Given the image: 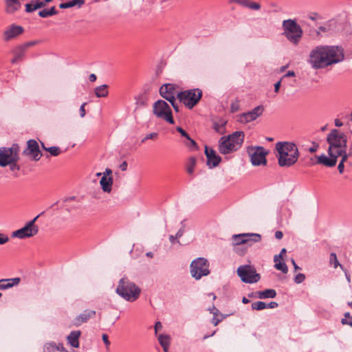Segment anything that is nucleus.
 Listing matches in <instances>:
<instances>
[{"instance_id": "40", "label": "nucleus", "mask_w": 352, "mask_h": 352, "mask_svg": "<svg viewBox=\"0 0 352 352\" xmlns=\"http://www.w3.org/2000/svg\"><path fill=\"white\" fill-rule=\"evenodd\" d=\"M186 140L187 141L185 142L186 146L192 150L197 148V143L194 140L191 139L190 136H188V138H186Z\"/></svg>"}, {"instance_id": "18", "label": "nucleus", "mask_w": 352, "mask_h": 352, "mask_svg": "<svg viewBox=\"0 0 352 352\" xmlns=\"http://www.w3.org/2000/svg\"><path fill=\"white\" fill-rule=\"evenodd\" d=\"M24 32L23 28L21 25L12 24L3 32V38L6 42L15 38Z\"/></svg>"}, {"instance_id": "58", "label": "nucleus", "mask_w": 352, "mask_h": 352, "mask_svg": "<svg viewBox=\"0 0 352 352\" xmlns=\"http://www.w3.org/2000/svg\"><path fill=\"white\" fill-rule=\"evenodd\" d=\"M295 76H296V74L294 71H289L285 75H283V76L282 77V80H283L284 78H287V77H293Z\"/></svg>"}, {"instance_id": "3", "label": "nucleus", "mask_w": 352, "mask_h": 352, "mask_svg": "<svg viewBox=\"0 0 352 352\" xmlns=\"http://www.w3.org/2000/svg\"><path fill=\"white\" fill-rule=\"evenodd\" d=\"M243 131H235L228 136H223L219 141V151L227 155L239 150L244 141Z\"/></svg>"}, {"instance_id": "35", "label": "nucleus", "mask_w": 352, "mask_h": 352, "mask_svg": "<svg viewBox=\"0 0 352 352\" xmlns=\"http://www.w3.org/2000/svg\"><path fill=\"white\" fill-rule=\"evenodd\" d=\"M336 156V162L338 161V157H341L342 159L340 160V162H342V163L344 164V162L347 160L349 156H350L347 153H346V148L345 149H343V150H340V151H337L336 153H335Z\"/></svg>"}, {"instance_id": "54", "label": "nucleus", "mask_w": 352, "mask_h": 352, "mask_svg": "<svg viewBox=\"0 0 352 352\" xmlns=\"http://www.w3.org/2000/svg\"><path fill=\"white\" fill-rule=\"evenodd\" d=\"M278 306V304L276 302H270V303H266L265 309H274Z\"/></svg>"}, {"instance_id": "27", "label": "nucleus", "mask_w": 352, "mask_h": 352, "mask_svg": "<svg viewBox=\"0 0 352 352\" xmlns=\"http://www.w3.org/2000/svg\"><path fill=\"white\" fill-rule=\"evenodd\" d=\"M101 188L104 192H110L113 184V178L103 175L100 181Z\"/></svg>"}, {"instance_id": "32", "label": "nucleus", "mask_w": 352, "mask_h": 352, "mask_svg": "<svg viewBox=\"0 0 352 352\" xmlns=\"http://www.w3.org/2000/svg\"><path fill=\"white\" fill-rule=\"evenodd\" d=\"M329 262L331 265H333L334 268H337L339 266L341 269H343V265L339 263L336 253L331 252L330 254Z\"/></svg>"}, {"instance_id": "28", "label": "nucleus", "mask_w": 352, "mask_h": 352, "mask_svg": "<svg viewBox=\"0 0 352 352\" xmlns=\"http://www.w3.org/2000/svg\"><path fill=\"white\" fill-rule=\"evenodd\" d=\"M85 3V0H72L65 3H60L59 5V8L61 9H67L72 8L75 6H78V8H81Z\"/></svg>"}, {"instance_id": "14", "label": "nucleus", "mask_w": 352, "mask_h": 352, "mask_svg": "<svg viewBox=\"0 0 352 352\" xmlns=\"http://www.w3.org/2000/svg\"><path fill=\"white\" fill-rule=\"evenodd\" d=\"M23 154L26 156H31L34 161L39 160L43 155L38 142L33 139L27 142V148L23 151Z\"/></svg>"}, {"instance_id": "9", "label": "nucleus", "mask_w": 352, "mask_h": 352, "mask_svg": "<svg viewBox=\"0 0 352 352\" xmlns=\"http://www.w3.org/2000/svg\"><path fill=\"white\" fill-rule=\"evenodd\" d=\"M19 146L17 144H14L10 148H0V166L5 167L11 162H17L19 160Z\"/></svg>"}, {"instance_id": "63", "label": "nucleus", "mask_w": 352, "mask_h": 352, "mask_svg": "<svg viewBox=\"0 0 352 352\" xmlns=\"http://www.w3.org/2000/svg\"><path fill=\"white\" fill-rule=\"evenodd\" d=\"M283 233L282 231L278 230V231H276L275 232V237H276V239L280 240V239H281L283 238Z\"/></svg>"}, {"instance_id": "1", "label": "nucleus", "mask_w": 352, "mask_h": 352, "mask_svg": "<svg viewBox=\"0 0 352 352\" xmlns=\"http://www.w3.org/2000/svg\"><path fill=\"white\" fill-rule=\"evenodd\" d=\"M344 50L341 47L319 45L309 54V63L314 69L324 68L344 60Z\"/></svg>"}, {"instance_id": "21", "label": "nucleus", "mask_w": 352, "mask_h": 352, "mask_svg": "<svg viewBox=\"0 0 352 352\" xmlns=\"http://www.w3.org/2000/svg\"><path fill=\"white\" fill-rule=\"evenodd\" d=\"M96 314L94 310L86 309L74 318V324L76 327H79L82 324L87 322L90 318H94Z\"/></svg>"}, {"instance_id": "55", "label": "nucleus", "mask_w": 352, "mask_h": 352, "mask_svg": "<svg viewBox=\"0 0 352 352\" xmlns=\"http://www.w3.org/2000/svg\"><path fill=\"white\" fill-rule=\"evenodd\" d=\"M43 214V212L38 214L36 217H35L32 220L28 221V223H32V228H38L37 226L35 225V222L37 220V219L41 216Z\"/></svg>"}, {"instance_id": "10", "label": "nucleus", "mask_w": 352, "mask_h": 352, "mask_svg": "<svg viewBox=\"0 0 352 352\" xmlns=\"http://www.w3.org/2000/svg\"><path fill=\"white\" fill-rule=\"evenodd\" d=\"M153 113L157 118L163 119L171 124L175 123L171 109L164 100H158L153 104Z\"/></svg>"}, {"instance_id": "12", "label": "nucleus", "mask_w": 352, "mask_h": 352, "mask_svg": "<svg viewBox=\"0 0 352 352\" xmlns=\"http://www.w3.org/2000/svg\"><path fill=\"white\" fill-rule=\"evenodd\" d=\"M233 245L247 244L251 246L254 243L261 241V235L256 233H242L234 234L232 237Z\"/></svg>"}, {"instance_id": "38", "label": "nucleus", "mask_w": 352, "mask_h": 352, "mask_svg": "<svg viewBox=\"0 0 352 352\" xmlns=\"http://www.w3.org/2000/svg\"><path fill=\"white\" fill-rule=\"evenodd\" d=\"M264 298H274L276 296V292L274 289H267L264 290Z\"/></svg>"}, {"instance_id": "47", "label": "nucleus", "mask_w": 352, "mask_h": 352, "mask_svg": "<svg viewBox=\"0 0 352 352\" xmlns=\"http://www.w3.org/2000/svg\"><path fill=\"white\" fill-rule=\"evenodd\" d=\"M9 241V238L7 235L0 233V245H3Z\"/></svg>"}, {"instance_id": "36", "label": "nucleus", "mask_w": 352, "mask_h": 352, "mask_svg": "<svg viewBox=\"0 0 352 352\" xmlns=\"http://www.w3.org/2000/svg\"><path fill=\"white\" fill-rule=\"evenodd\" d=\"M226 124V122H223L221 123L214 122L213 124V129L216 132L220 134H223L225 131Z\"/></svg>"}, {"instance_id": "26", "label": "nucleus", "mask_w": 352, "mask_h": 352, "mask_svg": "<svg viewBox=\"0 0 352 352\" xmlns=\"http://www.w3.org/2000/svg\"><path fill=\"white\" fill-rule=\"evenodd\" d=\"M236 3L241 5L243 7L248 8L252 10H258L261 9V6L260 3L250 0H235Z\"/></svg>"}, {"instance_id": "64", "label": "nucleus", "mask_w": 352, "mask_h": 352, "mask_svg": "<svg viewBox=\"0 0 352 352\" xmlns=\"http://www.w3.org/2000/svg\"><path fill=\"white\" fill-rule=\"evenodd\" d=\"M120 168L122 171H125L127 169V162L126 161H124L120 165Z\"/></svg>"}, {"instance_id": "61", "label": "nucleus", "mask_w": 352, "mask_h": 352, "mask_svg": "<svg viewBox=\"0 0 352 352\" xmlns=\"http://www.w3.org/2000/svg\"><path fill=\"white\" fill-rule=\"evenodd\" d=\"M185 230L184 228H180L175 234V238H180L183 236Z\"/></svg>"}, {"instance_id": "48", "label": "nucleus", "mask_w": 352, "mask_h": 352, "mask_svg": "<svg viewBox=\"0 0 352 352\" xmlns=\"http://www.w3.org/2000/svg\"><path fill=\"white\" fill-rule=\"evenodd\" d=\"M8 165L10 166V169L12 171L20 170V166L16 164V162H11L10 164H8Z\"/></svg>"}, {"instance_id": "17", "label": "nucleus", "mask_w": 352, "mask_h": 352, "mask_svg": "<svg viewBox=\"0 0 352 352\" xmlns=\"http://www.w3.org/2000/svg\"><path fill=\"white\" fill-rule=\"evenodd\" d=\"M267 152L263 146H257L255 151L250 154L251 162L254 166L265 165Z\"/></svg>"}, {"instance_id": "45", "label": "nucleus", "mask_w": 352, "mask_h": 352, "mask_svg": "<svg viewBox=\"0 0 352 352\" xmlns=\"http://www.w3.org/2000/svg\"><path fill=\"white\" fill-rule=\"evenodd\" d=\"M102 341L104 342V344L106 346L107 349L109 350V346H110L111 342L109 340L108 336L107 334H105V333L102 334Z\"/></svg>"}, {"instance_id": "42", "label": "nucleus", "mask_w": 352, "mask_h": 352, "mask_svg": "<svg viewBox=\"0 0 352 352\" xmlns=\"http://www.w3.org/2000/svg\"><path fill=\"white\" fill-rule=\"evenodd\" d=\"M305 280V275L302 273H298L295 276L294 282L296 284H300Z\"/></svg>"}, {"instance_id": "30", "label": "nucleus", "mask_w": 352, "mask_h": 352, "mask_svg": "<svg viewBox=\"0 0 352 352\" xmlns=\"http://www.w3.org/2000/svg\"><path fill=\"white\" fill-rule=\"evenodd\" d=\"M94 93L98 98H103L108 96V85H102L96 87L94 89Z\"/></svg>"}, {"instance_id": "2", "label": "nucleus", "mask_w": 352, "mask_h": 352, "mask_svg": "<svg viewBox=\"0 0 352 352\" xmlns=\"http://www.w3.org/2000/svg\"><path fill=\"white\" fill-rule=\"evenodd\" d=\"M278 164L280 167H291L298 161L299 151L296 145L290 142H278L276 144Z\"/></svg>"}, {"instance_id": "22", "label": "nucleus", "mask_w": 352, "mask_h": 352, "mask_svg": "<svg viewBox=\"0 0 352 352\" xmlns=\"http://www.w3.org/2000/svg\"><path fill=\"white\" fill-rule=\"evenodd\" d=\"M25 49L20 45L14 47L12 52L14 54V58L11 60L12 64H16L23 60V56L25 53Z\"/></svg>"}, {"instance_id": "16", "label": "nucleus", "mask_w": 352, "mask_h": 352, "mask_svg": "<svg viewBox=\"0 0 352 352\" xmlns=\"http://www.w3.org/2000/svg\"><path fill=\"white\" fill-rule=\"evenodd\" d=\"M32 223H26L24 227L14 231L12 236L22 239L36 235L38 232V228H32Z\"/></svg>"}, {"instance_id": "51", "label": "nucleus", "mask_w": 352, "mask_h": 352, "mask_svg": "<svg viewBox=\"0 0 352 352\" xmlns=\"http://www.w3.org/2000/svg\"><path fill=\"white\" fill-rule=\"evenodd\" d=\"M177 131H178L181 134V135L182 137H184L186 138H188L189 135L182 127L177 126Z\"/></svg>"}, {"instance_id": "15", "label": "nucleus", "mask_w": 352, "mask_h": 352, "mask_svg": "<svg viewBox=\"0 0 352 352\" xmlns=\"http://www.w3.org/2000/svg\"><path fill=\"white\" fill-rule=\"evenodd\" d=\"M264 111V107L262 105H258L254 107L252 110L243 113L240 115L239 120L241 123H248L256 120L261 116Z\"/></svg>"}, {"instance_id": "4", "label": "nucleus", "mask_w": 352, "mask_h": 352, "mask_svg": "<svg viewBox=\"0 0 352 352\" xmlns=\"http://www.w3.org/2000/svg\"><path fill=\"white\" fill-rule=\"evenodd\" d=\"M116 292L125 300L133 302L140 297L141 289L124 276L119 280Z\"/></svg>"}, {"instance_id": "46", "label": "nucleus", "mask_w": 352, "mask_h": 352, "mask_svg": "<svg viewBox=\"0 0 352 352\" xmlns=\"http://www.w3.org/2000/svg\"><path fill=\"white\" fill-rule=\"evenodd\" d=\"M286 253V249L285 248H283L281 250H280V252L279 254L278 255H275L274 256V262H276L278 261L280 258H281L283 257V256Z\"/></svg>"}, {"instance_id": "31", "label": "nucleus", "mask_w": 352, "mask_h": 352, "mask_svg": "<svg viewBox=\"0 0 352 352\" xmlns=\"http://www.w3.org/2000/svg\"><path fill=\"white\" fill-rule=\"evenodd\" d=\"M196 165V159L194 157H190L188 159L186 165V171L188 174L192 175L194 172V168Z\"/></svg>"}, {"instance_id": "37", "label": "nucleus", "mask_w": 352, "mask_h": 352, "mask_svg": "<svg viewBox=\"0 0 352 352\" xmlns=\"http://www.w3.org/2000/svg\"><path fill=\"white\" fill-rule=\"evenodd\" d=\"M251 306L253 310L261 311L265 309L266 303L263 301H258L252 302Z\"/></svg>"}, {"instance_id": "59", "label": "nucleus", "mask_w": 352, "mask_h": 352, "mask_svg": "<svg viewBox=\"0 0 352 352\" xmlns=\"http://www.w3.org/2000/svg\"><path fill=\"white\" fill-rule=\"evenodd\" d=\"M264 290L263 291H258L255 292V298H258L260 299H265L264 298Z\"/></svg>"}, {"instance_id": "39", "label": "nucleus", "mask_w": 352, "mask_h": 352, "mask_svg": "<svg viewBox=\"0 0 352 352\" xmlns=\"http://www.w3.org/2000/svg\"><path fill=\"white\" fill-rule=\"evenodd\" d=\"M45 151H48L52 156H58L60 153V149L58 146H51L45 148Z\"/></svg>"}, {"instance_id": "56", "label": "nucleus", "mask_w": 352, "mask_h": 352, "mask_svg": "<svg viewBox=\"0 0 352 352\" xmlns=\"http://www.w3.org/2000/svg\"><path fill=\"white\" fill-rule=\"evenodd\" d=\"M313 146L310 147L308 148V151L310 152V153H315L316 152V151L318 150V147H319V145L315 142H313Z\"/></svg>"}, {"instance_id": "20", "label": "nucleus", "mask_w": 352, "mask_h": 352, "mask_svg": "<svg viewBox=\"0 0 352 352\" xmlns=\"http://www.w3.org/2000/svg\"><path fill=\"white\" fill-rule=\"evenodd\" d=\"M205 154L207 157V165L209 168H214L219 165L221 161V157L216 153L212 148L205 147Z\"/></svg>"}, {"instance_id": "44", "label": "nucleus", "mask_w": 352, "mask_h": 352, "mask_svg": "<svg viewBox=\"0 0 352 352\" xmlns=\"http://www.w3.org/2000/svg\"><path fill=\"white\" fill-rule=\"evenodd\" d=\"M36 43H38V41H32L26 42V43H23V44L21 45V46L25 49V50L26 51V50H27V49H28V47H32V46H33V45H36Z\"/></svg>"}, {"instance_id": "50", "label": "nucleus", "mask_w": 352, "mask_h": 352, "mask_svg": "<svg viewBox=\"0 0 352 352\" xmlns=\"http://www.w3.org/2000/svg\"><path fill=\"white\" fill-rule=\"evenodd\" d=\"M38 16L42 17V18L49 17L50 15H49L48 10L44 9L43 10L39 11L38 12Z\"/></svg>"}, {"instance_id": "33", "label": "nucleus", "mask_w": 352, "mask_h": 352, "mask_svg": "<svg viewBox=\"0 0 352 352\" xmlns=\"http://www.w3.org/2000/svg\"><path fill=\"white\" fill-rule=\"evenodd\" d=\"M274 263H275L274 267L276 270L281 271L284 274L287 273L288 267L285 262L280 261L279 259L278 261L274 262Z\"/></svg>"}, {"instance_id": "5", "label": "nucleus", "mask_w": 352, "mask_h": 352, "mask_svg": "<svg viewBox=\"0 0 352 352\" xmlns=\"http://www.w3.org/2000/svg\"><path fill=\"white\" fill-rule=\"evenodd\" d=\"M327 142L329 144L327 152L336 153L346 148L347 138L344 133L333 129L327 135Z\"/></svg>"}, {"instance_id": "57", "label": "nucleus", "mask_w": 352, "mask_h": 352, "mask_svg": "<svg viewBox=\"0 0 352 352\" xmlns=\"http://www.w3.org/2000/svg\"><path fill=\"white\" fill-rule=\"evenodd\" d=\"M341 322L342 324H349L352 327V316L351 318H349V320H347L346 318H342Z\"/></svg>"}, {"instance_id": "19", "label": "nucleus", "mask_w": 352, "mask_h": 352, "mask_svg": "<svg viewBox=\"0 0 352 352\" xmlns=\"http://www.w3.org/2000/svg\"><path fill=\"white\" fill-rule=\"evenodd\" d=\"M329 157L326 156L324 154H322L320 156H316L317 160L314 162H312L311 164H322L327 167H333L336 164V156L333 153H328Z\"/></svg>"}, {"instance_id": "62", "label": "nucleus", "mask_w": 352, "mask_h": 352, "mask_svg": "<svg viewBox=\"0 0 352 352\" xmlns=\"http://www.w3.org/2000/svg\"><path fill=\"white\" fill-rule=\"evenodd\" d=\"M338 169L340 174H342L344 172V163H342V162H340V163L338 166Z\"/></svg>"}, {"instance_id": "13", "label": "nucleus", "mask_w": 352, "mask_h": 352, "mask_svg": "<svg viewBox=\"0 0 352 352\" xmlns=\"http://www.w3.org/2000/svg\"><path fill=\"white\" fill-rule=\"evenodd\" d=\"M177 88V86L175 84L166 83L160 88V94L162 98L168 102L173 101L175 99V96L178 98V94L180 93Z\"/></svg>"}, {"instance_id": "7", "label": "nucleus", "mask_w": 352, "mask_h": 352, "mask_svg": "<svg viewBox=\"0 0 352 352\" xmlns=\"http://www.w3.org/2000/svg\"><path fill=\"white\" fill-rule=\"evenodd\" d=\"M203 93L200 89H192L180 91L178 94V99L180 102L188 108L192 109L196 106L202 97Z\"/></svg>"}, {"instance_id": "8", "label": "nucleus", "mask_w": 352, "mask_h": 352, "mask_svg": "<svg viewBox=\"0 0 352 352\" xmlns=\"http://www.w3.org/2000/svg\"><path fill=\"white\" fill-rule=\"evenodd\" d=\"M190 273L196 280L208 276L210 274L208 261L203 257L195 259L190 264Z\"/></svg>"}, {"instance_id": "34", "label": "nucleus", "mask_w": 352, "mask_h": 352, "mask_svg": "<svg viewBox=\"0 0 352 352\" xmlns=\"http://www.w3.org/2000/svg\"><path fill=\"white\" fill-rule=\"evenodd\" d=\"M158 341L162 346H169L170 342V338L168 335L161 334L158 337Z\"/></svg>"}, {"instance_id": "23", "label": "nucleus", "mask_w": 352, "mask_h": 352, "mask_svg": "<svg viewBox=\"0 0 352 352\" xmlns=\"http://www.w3.org/2000/svg\"><path fill=\"white\" fill-rule=\"evenodd\" d=\"M21 281L19 277L13 278L1 279L0 280V289L5 290L17 285Z\"/></svg>"}, {"instance_id": "6", "label": "nucleus", "mask_w": 352, "mask_h": 352, "mask_svg": "<svg viewBox=\"0 0 352 352\" xmlns=\"http://www.w3.org/2000/svg\"><path fill=\"white\" fill-rule=\"evenodd\" d=\"M283 35L293 44L297 45L302 36V30L294 19H286L283 21Z\"/></svg>"}, {"instance_id": "25", "label": "nucleus", "mask_w": 352, "mask_h": 352, "mask_svg": "<svg viewBox=\"0 0 352 352\" xmlns=\"http://www.w3.org/2000/svg\"><path fill=\"white\" fill-rule=\"evenodd\" d=\"M81 335V331H72L67 336L68 343L74 348L79 347V338Z\"/></svg>"}, {"instance_id": "24", "label": "nucleus", "mask_w": 352, "mask_h": 352, "mask_svg": "<svg viewBox=\"0 0 352 352\" xmlns=\"http://www.w3.org/2000/svg\"><path fill=\"white\" fill-rule=\"evenodd\" d=\"M5 1L6 4V11L8 14L14 13L21 7L19 0H5Z\"/></svg>"}, {"instance_id": "29", "label": "nucleus", "mask_w": 352, "mask_h": 352, "mask_svg": "<svg viewBox=\"0 0 352 352\" xmlns=\"http://www.w3.org/2000/svg\"><path fill=\"white\" fill-rule=\"evenodd\" d=\"M64 347L62 344L58 345L54 342L47 343L45 345L43 351L44 352H56L63 350Z\"/></svg>"}, {"instance_id": "11", "label": "nucleus", "mask_w": 352, "mask_h": 352, "mask_svg": "<svg viewBox=\"0 0 352 352\" xmlns=\"http://www.w3.org/2000/svg\"><path fill=\"white\" fill-rule=\"evenodd\" d=\"M237 274L245 283H255L261 278L260 274L256 273L255 268L249 265L239 266L237 269Z\"/></svg>"}, {"instance_id": "49", "label": "nucleus", "mask_w": 352, "mask_h": 352, "mask_svg": "<svg viewBox=\"0 0 352 352\" xmlns=\"http://www.w3.org/2000/svg\"><path fill=\"white\" fill-rule=\"evenodd\" d=\"M34 10H35V9L34 7V3H32V1H30V3L25 4V12H32Z\"/></svg>"}, {"instance_id": "53", "label": "nucleus", "mask_w": 352, "mask_h": 352, "mask_svg": "<svg viewBox=\"0 0 352 352\" xmlns=\"http://www.w3.org/2000/svg\"><path fill=\"white\" fill-rule=\"evenodd\" d=\"M87 103L86 102H84L81 104L80 107V117L81 118H83L85 117V114H86V112H85V106H86Z\"/></svg>"}, {"instance_id": "43", "label": "nucleus", "mask_w": 352, "mask_h": 352, "mask_svg": "<svg viewBox=\"0 0 352 352\" xmlns=\"http://www.w3.org/2000/svg\"><path fill=\"white\" fill-rule=\"evenodd\" d=\"M158 136V134L157 133H151L147 134L142 140V142L144 143L145 141L148 140H151L157 138Z\"/></svg>"}, {"instance_id": "60", "label": "nucleus", "mask_w": 352, "mask_h": 352, "mask_svg": "<svg viewBox=\"0 0 352 352\" xmlns=\"http://www.w3.org/2000/svg\"><path fill=\"white\" fill-rule=\"evenodd\" d=\"M48 12L50 16L56 14L58 13V11L56 10L54 6H52L50 9L48 10Z\"/></svg>"}, {"instance_id": "41", "label": "nucleus", "mask_w": 352, "mask_h": 352, "mask_svg": "<svg viewBox=\"0 0 352 352\" xmlns=\"http://www.w3.org/2000/svg\"><path fill=\"white\" fill-rule=\"evenodd\" d=\"M32 3H34L35 10L46 6L44 1L32 0Z\"/></svg>"}, {"instance_id": "52", "label": "nucleus", "mask_w": 352, "mask_h": 352, "mask_svg": "<svg viewBox=\"0 0 352 352\" xmlns=\"http://www.w3.org/2000/svg\"><path fill=\"white\" fill-rule=\"evenodd\" d=\"M169 102L171 104L173 108L174 109V110L176 111V112H179V104L176 102V100L174 99L173 101H169Z\"/></svg>"}]
</instances>
